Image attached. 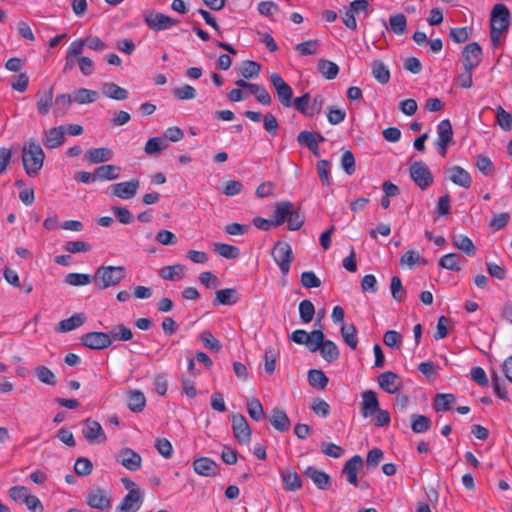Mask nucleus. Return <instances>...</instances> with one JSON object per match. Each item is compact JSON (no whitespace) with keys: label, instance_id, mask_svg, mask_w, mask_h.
<instances>
[{"label":"nucleus","instance_id":"nucleus-37","mask_svg":"<svg viewBox=\"0 0 512 512\" xmlns=\"http://www.w3.org/2000/svg\"><path fill=\"white\" fill-rule=\"evenodd\" d=\"M293 205L292 203L288 201L280 202L276 205L273 217H272V224L273 226H280L282 225L286 220L291 212Z\"/></svg>","mask_w":512,"mask_h":512},{"label":"nucleus","instance_id":"nucleus-42","mask_svg":"<svg viewBox=\"0 0 512 512\" xmlns=\"http://www.w3.org/2000/svg\"><path fill=\"white\" fill-rule=\"evenodd\" d=\"M85 316L82 313H75L71 317L64 319L58 324V331L69 332L83 325Z\"/></svg>","mask_w":512,"mask_h":512},{"label":"nucleus","instance_id":"nucleus-62","mask_svg":"<svg viewBox=\"0 0 512 512\" xmlns=\"http://www.w3.org/2000/svg\"><path fill=\"white\" fill-rule=\"evenodd\" d=\"M92 462L85 457H80L75 461L74 471L78 476H87L92 472Z\"/></svg>","mask_w":512,"mask_h":512},{"label":"nucleus","instance_id":"nucleus-7","mask_svg":"<svg viewBox=\"0 0 512 512\" xmlns=\"http://www.w3.org/2000/svg\"><path fill=\"white\" fill-rule=\"evenodd\" d=\"M230 419L235 439L241 445H248L251 441V428L246 418L241 414H232Z\"/></svg>","mask_w":512,"mask_h":512},{"label":"nucleus","instance_id":"nucleus-23","mask_svg":"<svg viewBox=\"0 0 512 512\" xmlns=\"http://www.w3.org/2000/svg\"><path fill=\"white\" fill-rule=\"evenodd\" d=\"M317 343V351L320 352L322 358L329 362H335L339 358V349L337 345L331 340H325L324 334L322 333L321 341Z\"/></svg>","mask_w":512,"mask_h":512},{"label":"nucleus","instance_id":"nucleus-16","mask_svg":"<svg viewBox=\"0 0 512 512\" xmlns=\"http://www.w3.org/2000/svg\"><path fill=\"white\" fill-rule=\"evenodd\" d=\"M402 384L401 377L392 371H385L378 377L379 387L389 394L397 393L402 387Z\"/></svg>","mask_w":512,"mask_h":512},{"label":"nucleus","instance_id":"nucleus-11","mask_svg":"<svg viewBox=\"0 0 512 512\" xmlns=\"http://www.w3.org/2000/svg\"><path fill=\"white\" fill-rule=\"evenodd\" d=\"M81 344L93 350H101L109 347L111 335L105 332H88L81 337Z\"/></svg>","mask_w":512,"mask_h":512},{"label":"nucleus","instance_id":"nucleus-24","mask_svg":"<svg viewBox=\"0 0 512 512\" xmlns=\"http://www.w3.org/2000/svg\"><path fill=\"white\" fill-rule=\"evenodd\" d=\"M448 178L458 186L469 188L472 184L470 174L460 166H452L446 171Z\"/></svg>","mask_w":512,"mask_h":512},{"label":"nucleus","instance_id":"nucleus-39","mask_svg":"<svg viewBox=\"0 0 512 512\" xmlns=\"http://www.w3.org/2000/svg\"><path fill=\"white\" fill-rule=\"evenodd\" d=\"M102 92L106 97L114 100H125L128 98V91L113 82L104 83Z\"/></svg>","mask_w":512,"mask_h":512},{"label":"nucleus","instance_id":"nucleus-41","mask_svg":"<svg viewBox=\"0 0 512 512\" xmlns=\"http://www.w3.org/2000/svg\"><path fill=\"white\" fill-rule=\"evenodd\" d=\"M455 396L449 393L437 394L433 401V408L436 412L450 410L455 404Z\"/></svg>","mask_w":512,"mask_h":512},{"label":"nucleus","instance_id":"nucleus-29","mask_svg":"<svg viewBox=\"0 0 512 512\" xmlns=\"http://www.w3.org/2000/svg\"><path fill=\"white\" fill-rule=\"evenodd\" d=\"M73 103L86 105L93 103L98 98V92L87 88H77L71 94Z\"/></svg>","mask_w":512,"mask_h":512},{"label":"nucleus","instance_id":"nucleus-36","mask_svg":"<svg viewBox=\"0 0 512 512\" xmlns=\"http://www.w3.org/2000/svg\"><path fill=\"white\" fill-rule=\"evenodd\" d=\"M270 423L276 430L280 432L288 431L290 428V420L287 414L283 410L277 408L273 409L272 411Z\"/></svg>","mask_w":512,"mask_h":512},{"label":"nucleus","instance_id":"nucleus-56","mask_svg":"<svg viewBox=\"0 0 512 512\" xmlns=\"http://www.w3.org/2000/svg\"><path fill=\"white\" fill-rule=\"evenodd\" d=\"M319 49V43L317 40H308L298 43L295 46V50L300 56H308L317 54Z\"/></svg>","mask_w":512,"mask_h":512},{"label":"nucleus","instance_id":"nucleus-54","mask_svg":"<svg viewBox=\"0 0 512 512\" xmlns=\"http://www.w3.org/2000/svg\"><path fill=\"white\" fill-rule=\"evenodd\" d=\"M389 24L395 34L402 35L406 31L407 20L404 14L399 13L390 16Z\"/></svg>","mask_w":512,"mask_h":512},{"label":"nucleus","instance_id":"nucleus-53","mask_svg":"<svg viewBox=\"0 0 512 512\" xmlns=\"http://www.w3.org/2000/svg\"><path fill=\"white\" fill-rule=\"evenodd\" d=\"M92 281V276L84 273H69L65 277V283L71 286H85Z\"/></svg>","mask_w":512,"mask_h":512},{"label":"nucleus","instance_id":"nucleus-59","mask_svg":"<svg viewBox=\"0 0 512 512\" xmlns=\"http://www.w3.org/2000/svg\"><path fill=\"white\" fill-rule=\"evenodd\" d=\"M300 283L303 287L311 289L320 287L321 280L313 271H305L300 276Z\"/></svg>","mask_w":512,"mask_h":512},{"label":"nucleus","instance_id":"nucleus-30","mask_svg":"<svg viewBox=\"0 0 512 512\" xmlns=\"http://www.w3.org/2000/svg\"><path fill=\"white\" fill-rule=\"evenodd\" d=\"M72 96L68 93H60L54 99L53 115L55 117L64 116L72 105Z\"/></svg>","mask_w":512,"mask_h":512},{"label":"nucleus","instance_id":"nucleus-14","mask_svg":"<svg viewBox=\"0 0 512 512\" xmlns=\"http://www.w3.org/2000/svg\"><path fill=\"white\" fill-rule=\"evenodd\" d=\"M116 461L130 471H137L142 464V457L131 448H123L116 455Z\"/></svg>","mask_w":512,"mask_h":512},{"label":"nucleus","instance_id":"nucleus-38","mask_svg":"<svg viewBox=\"0 0 512 512\" xmlns=\"http://www.w3.org/2000/svg\"><path fill=\"white\" fill-rule=\"evenodd\" d=\"M186 268L184 265L176 264L172 266H165L160 269L159 275L169 281L180 280L185 277Z\"/></svg>","mask_w":512,"mask_h":512},{"label":"nucleus","instance_id":"nucleus-19","mask_svg":"<svg viewBox=\"0 0 512 512\" xmlns=\"http://www.w3.org/2000/svg\"><path fill=\"white\" fill-rule=\"evenodd\" d=\"M379 409V401L375 391L365 390L361 394V414L364 418L372 416Z\"/></svg>","mask_w":512,"mask_h":512},{"label":"nucleus","instance_id":"nucleus-8","mask_svg":"<svg viewBox=\"0 0 512 512\" xmlns=\"http://www.w3.org/2000/svg\"><path fill=\"white\" fill-rule=\"evenodd\" d=\"M86 503L91 508L106 511L111 507V495L106 489L93 488L87 494Z\"/></svg>","mask_w":512,"mask_h":512},{"label":"nucleus","instance_id":"nucleus-12","mask_svg":"<svg viewBox=\"0 0 512 512\" xmlns=\"http://www.w3.org/2000/svg\"><path fill=\"white\" fill-rule=\"evenodd\" d=\"M139 187L140 181L138 179L118 182L111 186V194L120 199L129 200L137 194Z\"/></svg>","mask_w":512,"mask_h":512},{"label":"nucleus","instance_id":"nucleus-10","mask_svg":"<svg viewBox=\"0 0 512 512\" xmlns=\"http://www.w3.org/2000/svg\"><path fill=\"white\" fill-rule=\"evenodd\" d=\"M322 331L321 330H313L308 333L305 330L297 329L292 332L290 339L296 344L306 345L309 351L316 352L317 351V341H321Z\"/></svg>","mask_w":512,"mask_h":512},{"label":"nucleus","instance_id":"nucleus-13","mask_svg":"<svg viewBox=\"0 0 512 512\" xmlns=\"http://www.w3.org/2000/svg\"><path fill=\"white\" fill-rule=\"evenodd\" d=\"M144 21L146 25L154 31H163L178 23L176 19L159 12L148 13L145 15Z\"/></svg>","mask_w":512,"mask_h":512},{"label":"nucleus","instance_id":"nucleus-25","mask_svg":"<svg viewBox=\"0 0 512 512\" xmlns=\"http://www.w3.org/2000/svg\"><path fill=\"white\" fill-rule=\"evenodd\" d=\"M36 98L38 113L42 116H46L54 103V87L50 86L43 93H37Z\"/></svg>","mask_w":512,"mask_h":512},{"label":"nucleus","instance_id":"nucleus-31","mask_svg":"<svg viewBox=\"0 0 512 512\" xmlns=\"http://www.w3.org/2000/svg\"><path fill=\"white\" fill-rule=\"evenodd\" d=\"M80 54H82V52L80 51V47L78 48L76 44H74L72 41L69 44L65 54V63L62 70L64 74L71 72L74 69L75 65H78Z\"/></svg>","mask_w":512,"mask_h":512},{"label":"nucleus","instance_id":"nucleus-18","mask_svg":"<svg viewBox=\"0 0 512 512\" xmlns=\"http://www.w3.org/2000/svg\"><path fill=\"white\" fill-rule=\"evenodd\" d=\"M194 471L205 477L216 476L220 474V466L208 457H200L193 462Z\"/></svg>","mask_w":512,"mask_h":512},{"label":"nucleus","instance_id":"nucleus-15","mask_svg":"<svg viewBox=\"0 0 512 512\" xmlns=\"http://www.w3.org/2000/svg\"><path fill=\"white\" fill-rule=\"evenodd\" d=\"M462 56L464 68L475 70L482 60V49L476 42L469 43L464 47Z\"/></svg>","mask_w":512,"mask_h":512},{"label":"nucleus","instance_id":"nucleus-22","mask_svg":"<svg viewBox=\"0 0 512 512\" xmlns=\"http://www.w3.org/2000/svg\"><path fill=\"white\" fill-rule=\"evenodd\" d=\"M363 466V459L359 455L350 458L344 465L342 473L346 475L347 481L354 486H358L357 474Z\"/></svg>","mask_w":512,"mask_h":512},{"label":"nucleus","instance_id":"nucleus-6","mask_svg":"<svg viewBox=\"0 0 512 512\" xmlns=\"http://www.w3.org/2000/svg\"><path fill=\"white\" fill-rule=\"evenodd\" d=\"M409 173L414 183L422 190L427 189L433 182L432 174L423 161H416L409 167Z\"/></svg>","mask_w":512,"mask_h":512},{"label":"nucleus","instance_id":"nucleus-48","mask_svg":"<svg viewBox=\"0 0 512 512\" xmlns=\"http://www.w3.org/2000/svg\"><path fill=\"white\" fill-rule=\"evenodd\" d=\"M453 138V130L451 123L448 119H444L437 125V140L436 142L450 143Z\"/></svg>","mask_w":512,"mask_h":512},{"label":"nucleus","instance_id":"nucleus-52","mask_svg":"<svg viewBox=\"0 0 512 512\" xmlns=\"http://www.w3.org/2000/svg\"><path fill=\"white\" fill-rule=\"evenodd\" d=\"M35 374L38 380L46 385L54 386L57 383L55 374L46 366L42 365L36 367Z\"/></svg>","mask_w":512,"mask_h":512},{"label":"nucleus","instance_id":"nucleus-47","mask_svg":"<svg viewBox=\"0 0 512 512\" xmlns=\"http://www.w3.org/2000/svg\"><path fill=\"white\" fill-rule=\"evenodd\" d=\"M238 73L245 79L257 77L261 70V65L255 61H244L241 66L236 68Z\"/></svg>","mask_w":512,"mask_h":512},{"label":"nucleus","instance_id":"nucleus-20","mask_svg":"<svg viewBox=\"0 0 512 512\" xmlns=\"http://www.w3.org/2000/svg\"><path fill=\"white\" fill-rule=\"evenodd\" d=\"M143 503L142 493H127L117 505L115 512H137Z\"/></svg>","mask_w":512,"mask_h":512},{"label":"nucleus","instance_id":"nucleus-28","mask_svg":"<svg viewBox=\"0 0 512 512\" xmlns=\"http://www.w3.org/2000/svg\"><path fill=\"white\" fill-rule=\"evenodd\" d=\"M305 475L309 477L313 483L321 490H326L331 485V479L325 472L319 471L314 467H308L305 470Z\"/></svg>","mask_w":512,"mask_h":512},{"label":"nucleus","instance_id":"nucleus-57","mask_svg":"<svg viewBox=\"0 0 512 512\" xmlns=\"http://www.w3.org/2000/svg\"><path fill=\"white\" fill-rule=\"evenodd\" d=\"M247 411L249 416L257 422L261 421L265 415L262 404L256 398L247 402Z\"/></svg>","mask_w":512,"mask_h":512},{"label":"nucleus","instance_id":"nucleus-17","mask_svg":"<svg viewBox=\"0 0 512 512\" xmlns=\"http://www.w3.org/2000/svg\"><path fill=\"white\" fill-rule=\"evenodd\" d=\"M65 126H58L50 128L45 131L42 137L43 144L48 149H55L60 147L65 142Z\"/></svg>","mask_w":512,"mask_h":512},{"label":"nucleus","instance_id":"nucleus-4","mask_svg":"<svg viewBox=\"0 0 512 512\" xmlns=\"http://www.w3.org/2000/svg\"><path fill=\"white\" fill-rule=\"evenodd\" d=\"M272 257L283 275H287L293 260L291 246L287 242H277L272 250Z\"/></svg>","mask_w":512,"mask_h":512},{"label":"nucleus","instance_id":"nucleus-9","mask_svg":"<svg viewBox=\"0 0 512 512\" xmlns=\"http://www.w3.org/2000/svg\"><path fill=\"white\" fill-rule=\"evenodd\" d=\"M82 434L90 444H100L106 441V434L101 424L90 418L83 421Z\"/></svg>","mask_w":512,"mask_h":512},{"label":"nucleus","instance_id":"nucleus-58","mask_svg":"<svg viewBox=\"0 0 512 512\" xmlns=\"http://www.w3.org/2000/svg\"><path fill=\"white\" fill-rule=\"evenodd\" d=\"M200 339L203 345L210 349L213 352H220L222 348L221 342L214 337V335L210 331H203L200 334Z\"/></svg>","mask_w":512,"mask_h":512},{"label":"nucleus","instance_id":"nucleus-32","mask_svg":"<svg viewBox=\"0 0 512 512\" xmlns=\"http://www.w3.org/2000/svg\"><path fill=\"white\" fill-rule=\"evenodd\" d=\"M452 243L458 249L463 251L468 256L472 257L476 254V248L472 240L463 234H453Z\"/></svg>","mask_w":512,"mask_h":512},{"label":"nucleus","instance_id":"nucleus-33","mask_svg":"<svg viewBox=\"0 0 512 512\" xmlns=\"http://www.w3.org/2000/svg\"><path fill=\"white\" fill-rule=\"evenodd\" d=\"M121 167L113 164L101 165L96 168V176L101 181L116 180L120 177Z\"/></svg>","mask_w":512,"mask_h":512},{"label":"nucleus","instance_id":"nucleus-49","mask_svg":"<svg viewBox=\"0 0 512 512\" xmlns=\"http://www.w3.org/2000/svg\"><path fill=\"white\" fill-rule=\"evenodd\" d=\"M297 142L301 146L307 147L311 150L315 155L319 154V146L315 139V136L312 132L302 131L297 136Z\"/></svg>","mask_w":512,"mask_h":512},{"label":"nucleus","instance_id":"nucleus-34","mask_svg":"<svg viewBox=\"0 0 512 512\" xmlns=\"http://www.w3.org/2000/svg\"><path fill=\"white\" fill-rule=\"evenodd\" d=\"M146 405L145 395L139 390H130L127 393V406L133 412H141Z\"/></svg>","mask_w":512,"mask_h":512},{"label":"nucleus","instance_id":"nucleus-64","mask_svg":"<svg viewBox=\"0 0 512 512\" xmlns=\"http://www.w3.org/2000/svg\"><path fill=\"white\" fill-rule=\"evenodd\" d=\"M155 448L157 449L158 453L166 459H170L173 455L172 444L166 438L156 439Z\"/></svg>","mask_w":512,"mask_h":512},{"label":"nucleus","instance_id":"nucleus-60","mask_svg":"<svg viewBox=\"0 0 512 512\" xmlns=\"http://www.w3.org/2000/svg\"><path fill=\"white\" fill-rule=\"evenodd\" d=\"M173 95L179 100L194 99L197 95L196 90L189 84H184L173 90Z\"/></svg>","mask_w":512,"mask_h":512},{"label":"nucleus","instance_id":"nucleus-43","mask_svg":"<svg viewBox=\"0 0 512 512\" xmlns=\"http://www.w3.org/2000/svg\"><path fill=\"white\" fill-rule=\"evenodd\" d=\"M168 147L166 139L161 137L149 138L145 144L144 151L147 155H159L160 152Z\"/></svg>","mask_w":512,"mask_h":512},{"label":"nucleus","instance_id":"nucleus-51","mask_svg":"<svg viewBox=\"0 0 512 512\" xmlns=\"http://www.w3.org/2000/svg\"><path fill=\"white\" fill-rule=\"evenodd\" d=\"M30 490L23 485L9 488L8 495L17 504H24L30 495Z\"/></svg>","mask_w":512,"mask_h":512},{"label":"nucleus","instance_id":"nucleus-1","mask_svg":"<svg viewBox=\"0 0 512 512\" xmlns=\"http://www.w3.org/2000/svg\"><path fill=\"white\" fill-rule=\"evenodd\" d=\"M45 153L37 139L28 140L22 148V163L26 174L37 176L43 167Z\"/></svg>","mask_w":512,"mask_h":512},{"label":"nucleus","instance_id":"nucleus-45","mask_svg":"<svg viewBox=\"0 0 512 512\" xmlns=\"http://www.w3.org/2000/svg\"><path fill=\"white\" fill-rule=\"evenodd\" d=\"M344 342L351 348L356 349L358 344L357 330L353 324H343L340 329Z\"/></svg>","mask_w":512,"mask_h":512},{"label":"nucleus","instance_id":"nucleus-40","mask_svg":"<svg viewBox=\"0 0 512 512\" xmlns=\"http://www.w3.org/2000/svg\"><path fill=\"white\" fill-rule=\"evenodd\" d=\"M462 264L463 260L461 256L456 253L445 254L439 260V266L450 271H460Z\"/></svg>","mask_w":512,"mask_h":512},{"label":"nucleus","instance_id":"nucleus-44","mask_svg":"<svg viewBox=\"0 0 512 512\" xmlns=\"http://www.w3.org/2000/svg\"><path fill=\"white\" fill-rule=\"evenodd\" d=\"M317 68L321 75L327 80L336 78L339 73V66L336 63L325 59L318 62Z\"/></svg>","mask_w":512,"mask_h":512},{"label":"nucleus","instance_id":"nucleus-46","mask_svg":"<svg viewBox=\"0 0 512 512\" xmlns=\"http://www.w3.org/2000/svg\"><path fill=\"white\" fill-rule=\"evenodd\" d=\"M328 381V377L321 370L311 369L308 372V382L317 390H323L327 386Z\"/></svg>","mask_w":512,"mask_h":512},{"label":"nucleus","instance_id":"nucleus-63","mask_svg":"<svg viewBox=\"0 0 512 512\" xmlns=\"http://www.w3.org/2000/svg\"><path fill=\"white\" fill-rule=\"evenodd\" d=\"M383 342L390 348L398 349L402 343V336L395 330H388L384 333Z\"/></svg>","mask_w":512,"mask_h":512},{"label":"nucleus","instance_id":"nucleus-21","mask_svg":"<svg viewBox=\"0 0 512 512\" xmlns=\"http://www.w3.org/2000/svg\"><path fill=\"white\" fill-rule=\"evenodd\" d=\"M279 474L285 491H297L302 487V479L295 470L281 469Z\"/></svg>","mask_w":512,"mask_h":512},{"label":"nucleus","instance_id":"nucleus-61","mask_svg":"<svg viewBox=\"0 0 512 512\" xmlns=\"http://www.w3.org/2000/svg\"><path fill=\"white\" fill-rule=\"evenodd\" d=\"M249 90L261 104L266 106L271 104V96L263 86L252 84L249 86Z\"/></svg>","mask_w":512,"mask_h":512},{"label":"nucleus","instance_id":"nucleus-3","mask_svg":"<svg viewBox=\"0 0 512 512\" xmlns=\"http://www.w3.org/2000/svg\"><path fill=\"white\" fill-rule=\"evenodd\" d=\"M510 23V12L504 4H496L491 11V38L494 45H497L500 35L506 30Z\"/></svg>","mask_w":512,"mask_h":512},{"label":"nucleus","instance_id":"nucleus-55","mask_svg":"<svg viewBox=\"0 0 512 512\" xmlns=\"http://www.w3.org/2000/svg\"><path fill=\"white\" fill-rule=\"evenodd\" d=\"M315 314V307L310 300H302L299 304V315L303 323H310Z\"/></svg>","mask_w":512,"mask_h":512},{"label":"nucleus","instance_id":"nucleus-27","mask_svg":"<svg viewBox=\"0 0 512 512\" xmlns=\"http://www.w3.org/2000/svg\"><path fill=\"white\" fill-rule=\"evenodd\" d=\"M113 155H114V153H113L112 149H110V148H106V147L93 148L87 152V154L85 156V160L91 164H98V163L110 161L113 158Z\"/></svg>","mask_w":512,"mask_h":512},{"label":"nucleus","instance_id":"nucleus-2","mask_svg":"<svg viewBox=\"0 0 512 512\" xmlns=\"http://www.w3.org/2000/svg\"><path fill=\"white\" fill-rule=\"evenodd\" d=\"M126 277L124 266H100L96 269L93 276V283L96 289L105 290L116 286Z\"/></svg>","mask_w":512,"mask_h":512},{"label":"nucleus","instance_id":"nucleus-35","mask_svg":"<svg viewBox=\"0 0 512 512\" xmlns=\"http://www.w3.org/2000/svg\"><path fill=\"white\" fill-rule=\"evenodd\" d=\"M371 73L376 81L380 84H387L390 80V71L388 67L380 60L371 62Z\"/></svg>","mask_w":512,"mask_h":512},{"label":"nucleus","instance_id":"nucleus-50","mask_svg":"<svg viewBox=\"0 0 512 512\" xmlns=\"http://www.w3.org/2000/svg\"><path fill=\"white\" fill-rule=\"evenodd\" d=\"M431 421L428 417L420 414L411 416V429L414 433H425L430 429Z\"/></svg>","mask_w":512,"mask_h":512},{"label":"nucleus","instance_id":"nucleus-5","mask_svg":"<svg viewBox=\"0 0 512 512\" xmlns=\"http://www.w3.org/2000/svg\"><path fill=\"white\" fill-rule=\"evenodd\" d=\"M269 79L280 104L285 108L291 107L293 96V90L291 86L286 83L283 77L278 73L271 74Z\"/></svg>","mask_w":512,"mask_h":512},{"label":"nucleus","instance_id":"nucleus-26","mask_svg":"<svg viewBox=\"0 0 512 512\" xmlns=\"http://www.w3.org/2000/svg\"><path fill=\"white\" fill-rule=\"evenodd\" d=\"M73 43L79 48L83 53L84 48L88 47L90 50L94 51H103L108 48V45L98 36H88L86 38H76L73 40Z\"/></svg>","mask_w":512,"mask_h":512}]
</instances>
